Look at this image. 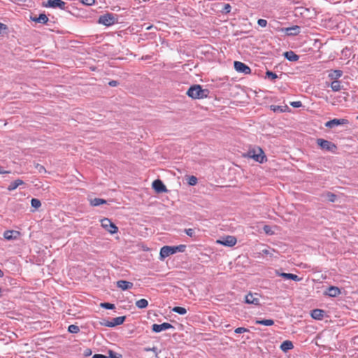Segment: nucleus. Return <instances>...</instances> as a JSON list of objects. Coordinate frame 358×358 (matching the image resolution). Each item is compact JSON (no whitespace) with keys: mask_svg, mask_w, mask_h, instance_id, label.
<instances>
[{"mask_svg":"<svg viewBox=\"0 0 358 358\" xmlns=\"http://www.w3.org/2000/svg\"><path fill=\"white\" fill-rule=\"evenodd\" d=\"M209 91L207 89H202L201 85H194L191 86L187 92V94L192 99H203L208 96Z\"/></svg>","mask_w":358,"mask_h":358,"instance_id":"1","label":"nucleus"},{"mask_svg":"<svg viewBox=\"0 0 358 358\" xmlns=\"http://www.w3.org/2000/svg\"><path fill=\"white\" fill-rule=\"evenodd\" d=\"M247 155L248 157L252 158L259 163H263L266 160V156L262 149L259 147H256L249 150Z\"/></svg>","mask_w":358,"mask_h":358,"instance_id":"2","label":"nucleus"},{"mask_svg":"<svg viewBox=\"0 0 358 358\" xmlns=\"http://www.w3.org/2000/svg\"><path fill=\"white\" fill-rule=\"evenodd\" d=\"M117 21V18L113 13H106L105 15H101L99 18V23L102 24L105 26L109 27Z\"/></svg>","mask_w":358,"mask_h":358,"instance_id":"3","label":"nucleus"},{"mask_svg":"<svg viewBox=\"0 0 358 358\" xmlns=\"http://www.w3.org/2000/svg\"><path fill=\"white\" fill-rule=\"evenodd\" d=\"M101 224V227L111 234H114L118 231L117 227L108 218L102 219Z\"/></svg>","mask_w":358,"mask_h":358,"instance_id":"4","label":"nucleus"},{"mask_svg":"<svg viewBox=\"0 0 358 358\" xmlns=\"http://www.w3.org/2000/svg\"><path fill=\"white\" fill-rule=\"evenodd\" d=\"M124 316H120L117 317L112 318L110 321H106L102 322L101 324L108 327H114L117 325L122 324L125 320Z\"/></svg>","mask_w":358,"mask_h":358,"instance_id":"5","label":"nucleus"},{"mask_svg":"<svg viewBox=\"0 0 358 358\" xmlns=\"http://www.w3.org/2000/svg\"><path fill=\"white\" fill-rule=\"evenodd\" d=\"M245 303L255 306L259 305V295L257 293H248L245 297Z\"/></svg>","mask_w":358,"mask_h":358,"instance_id":"6","label":"nucleus"},{"mask_svg":"<svg viewBox=\"0 0 358 358\" xmlns=\"http://www.w3.org/2000/svg\"><path fill=\"white\" fill-rule=\"evenodd\" d=\"M66 3L62 0H48L44 4V6L52 8H59L62 10H64L66 8Z\"/></svg>","mask_w":358,"mask_h":358,"instance_id":"7","label":"nucleus"},{"mask_svg":"<svg viewBox=\"0 0 358 358\" xmlns=\"http://www.w3.org/2000/svg\"><path fill=\"white\" fill-rule=\"evenodd\" d=\"M234 69L237 72L242 73L245 75L250 74L251 73L250 68L248 65L241 62H234Z\"/></svg>","mask_w":358,"mask_h":358,"instance_id":"8","label":"nucleus"},{"mask_svg":"<svg viewBox=\"0 0 358 358\" xmlns=\"http://www.w3.org/2000/svg\"><path fill=\"white\" fill-rule=\"evenodd\" d=\"M176 253V250L174 248V246H164L160 250V259H164L165 258L168 257L169 256L173 255Z\"/></svg>","mask_w":358,"mask_h":358,"instance_id":"9","label":"nucleus"},{"mask_svg":"<svg viewBox=\"0 0 358 358\" xmlns=\"http://www.w3.org/2000/svg\"><path fill=\"white\" fill-rule=\"evenodd\" d=\"M170 329H174V327L168 322H164L160 324H154L152 326V330L156 333H159L162 331H166V330Z\"/></svg>","mask_w":358,"mask_h":358,"instance_id":"10","label":"nucleus"},{"mask_svg":"<svg viewBox=\"0 0 358 358\" xmlns=\"http://www.w3.org/2000/svg\"><path fill=\"white\" fill-rule=\"evenodd\" d=\"M348 124V120L347 119L341 118V119H333L325 123V126L328 128H333L336 126L347 124Z\"/></svg>","mask_w":358,"mask_h":358,"instance_id":"11","label":"nucleus"},{"mask_svg":"<svg viewBox=\"0 0 358 358\" xmlns=\"http://www.w3.org/2000/svg\"><path fill=\"white\" fill-rule=\"evenodd\" d=\"M282 31L288 36H296L300 33L301 27L295 25L291 27L283 28L282 29Z\"/></svg>","mask_w":358,"mask_h":358,"instance_id":"12","label":"nucleus"},{"mask_svg":"<svg viewBox=\"0 0 358 358\" xmlns=\"http://www.w3.org/2000/svg\"><path fill=\"white\" fill-rule=\"evenodd\" d=\"M317 143L321 148L325 150H331L333 148H336L334 144L324 139L318 138Z\"/></svg>","mask_w":358,"mask_h":358,"instance_id":"13","label":"nucleus"},{"mask_svg":"<svg viewBox=\"0 0 358 358\" xmlns=\"http://www.w3.org/2000/svg\"><path fill=\"white\" fill-rule=\"evenodd\" d=\"M152 187L157 193L166 192L167 191L166 186L160 180H154Z\"/></svg>","mask_w":358,"mask_h":358,"instance_id":"14","label":"nucleus"},{"mask_svg":"<svg viewBox=\"0 0 358 358\" xmlns=\"http://www.w3.org/2000/svg\"><path fill=\"white\" fill-rule=\"evenodd\" d=\"M20 233L18 231L8 230L3 233V237L8 241L16 240L19 238Z\"/></svg>","mask_w":358,"mask_h":358,"instance_id":"15","label":"nucleus"},{"mask_svg":"<svg viewBox=\"0 0 358 358\" xmlns=\"http://www.w3.org/2000/svg\"><path fill=\"white\" fill-rule=\"evenodd\" d=\"M217 242L223 245L231 247L236 243V238L232 236H227L222 241H218Z\"/></svg>","mask_w":358,"mask_h":358,"instance_id":"16","label":"nucleus"},{"mask_svg":"<svg viewBox=\"0 0 358 358\" xmlns=\"http://www.w3.org/2000/svg\"><path fill=\"white\" fill-rule=\"evenodd\" d=\"M117 286L118 288L124 291V290L131 289L134 286V284L131 282L126 281V280H118L117 282Z\"/></svg>","mask_w":358,"mask_h":358,"instance_id":"17","label":"nucleus"},{"mask_svg":"<svg viewBox=\"0 0 358 358\" xmlns=\"http://www.w3.org/2000/svg\"><path fill=\"white\" fill-rule=\"evenodd\" d=\"M275 273L278 275L281 276L285 279L292 280L294 281H300L301 280V278L298 275L293 274V273H280L278 271H276Z\"/></svg>","mask_w":358,"mask_h":358,"instance_id":"18","label":"nucleus"},{"mask_svg":"<svg viewBox=\"0 0 358 358\" xmlns=\"http://www.w3.org/2000/svg\"><path fill=\"white\" fill-rule=\"evenodd\" d=\"M340 294L341 290L339 289V288L334 286L329 287L327 291L326 292V294L331 297H336L338 296Z\"/></svg>","mask_w":358,"mask_h":358,"instance_id":"19","label":"nucleus"},{"mask_svg":"<svg viewBox=\"0 0 358 358\" xmlns=\"http://www.w3.org/2000/svg\"><path fill=\"white\" fill-rule=\"evenodd\" d=\"M324 315V311L320 309H314L311 311V317L313 319L320 320L323 318Z\"/></svg>","mask_w":358,"mask_h":358,"instance_id":"20","label":"nucleus"},{"mask_svg":"<svg viewBox=\"0 0 358 358\" xmlns=\"http://www.w3.org/2000/svg\"><path fill=\"white\" fill-rule=\"evenodd\" d=\"M284 57L290 62H296L299 59V57L293 51H287L283 54Z\"/></svg>","mask_w":358,"mask_h":358,"instance_id":"21","label":"nucleus"},{"mask_svg":"<svg viewBox=\"0 0 358 358\" xmlns=\"http://www.w3.org/2000/svg\"><path fill=\"white\" fill-rule=\"evenodd\" d=\"M343 76V71L341 70H331L329 73V78L334 80H338Z\"/></svg>","mask_w":358,"mask_h":358,"instance_id":"22","label":"nucleus"},{"mask_svg":"<svg viewBox=\"0 0 358 358\" xmlns=\"http://www.w3.org/2000/svg\"><path fill=\"white\" fill-rule=\"evenodd\" d=\"M23 184H24L23 180H22L20 179H17L15 181L12 182L8 185L7 189L8 191L11 192V191L15 190L17 187H19L20 185H22Z\"/></svg>","mask_w":358,"mask_h":358,"instance_id":"23","label":"nucleus"},{"mask_svg":"<svg viewBox=\"0 0 358 358\" xmlns=\"http://www.w3.org/2000/svg\"><path fill=\"white\" fill-rule=\"evenodd\" d=\"M293 348V343L289 341H285L282 342L280 345V349L284 352H287V350H291Z\"/></svg>","mask_w":358,"mask_h":358,"instance_id":"24","label":"nucleus"},{"mask_svg":"<svg viewBox=\"0 0 358 358\" xmlns=\"http://www.w3.org/2000/svg\"><path fill=\"white\" fill-rule=\"evenodd\" d=\"M32 20L38 23L45 24L48 21V17L45 14L41 13L38 17L33 18Z\"/></svg>","mask_w":358,"mask_h":358,"instance_id":"25","label":"nucleus"},{"mask_svg":"<svg viewBox=\"0 0 358 358\" xmlns=\"http://www.w3.org/2000/svg\"><path fill=\"white\" fill-rule=\"evenodd\" d=\"M255 324L265 326H271L274 324V321L271 319L256 320Z\"/></svg>","mask_w":358,"mask_h":358,"instance_id":"26","label":"nucleus"},{"mask_svg":"<svg viewBox=\"0 0 358 358\" xmlns=\"http://www.w3.org/2000/svg\"><path fill=\"white\" fill-rule=\"evenodd\" d=\"M330 87L334 92H338L341 90V82L338 80H333Z\"/></svg>","mask_w":358,"mask_h":358,"instance_id":"27","label":"nucleus"},{"mask_svg":"<svg viewBox=\"0 0 358 358\" xmlns=\"http://www.w3.org/2000/svg\"><path fill=\"white\" fill-rule=\"evenodd\" d=\"M136 306L140 309L145 308L148 306V301L145 299L136 301Z\"/></svg>","mask_w":358,"mask_h":358,"instance_id":"28","label":"nucleus"},{"mask_svg":"<svg viewBox=\"0 0 358 358\" xmlns=\"http://www.w3.org/2000/svg\"><path fill=\"white\" fill-rule=\"evenodd\" d=\"M287 108V106H275V105H271V109L273 111V112H279V113H283L286 110V109Z\"/></svg>","mask_w":358,"mask_h":358,"instance_id":"29","label":"nucleus"},{"mask_svg":"<svg viewBox=\"0 0 358 358\" xmlns=\"http://www.w3.org/2000/svg\"><path fill=\"white\" fill-rule=\"evenodd\" d=\"M106 203V200H104L103 199H99V198H95V199H92L90 201V203L93 206H100L101 204H104Z\"/></svg>","mask_w":358,"mask_h":358,"instance_id":"30","label":"nucleus"},{"mask_svg":"<svg viewBox=\"0 0 358 358\" xmlns=\"http://www.w3.org/2000/svg\"><path fill=\"white\" fill-rule=\"evenodd\" d=\"M172 311L180 315H185L187 313V310L180 306H176L172 309Z\"/></svg>","mask_w":358,"mask_h":358,"instance_id":"31","label":"nucleus"},{"mask_svg":"<svg viewBox=\"0 0 358 358\" xmlns=\"http://www.w3.org/2000/svg\"><path fill=\"white\" fill-rule=\"evenodd\" d=\"M68 331L71 334H77L80 331V328L77 325L71 324L68 327Z\"/></svg>","mask_w":358,"mask_h":358,"instance_id":"32","label":"nucleus"},{"mask_svg":"<svg viewBox=\"0 0 358 358\" xmlns=\"http://www.w3.org/2000/svg\"><path fill=\"white\" fill-rule=\"evenodd\" d=\"M31 205L34 208L38 209V208L41 207V203L40 200L38 199H32L31 200Z\"/></svg>","mask_w":358,"mask_h":358,"instance_id":"33","label":"nucleus"},{"mask_svg":"<svg viewBox=\"0 0 358 358\" xmlns=\"http://www.w3.org/2000/svg\"><path fill=\"white\" fill-rule=\"evenodd\" d=\"M266 77L271 80H273L278 78V76L276 73L272 71H267L266 73Z\"/></svg>","mask_w":358,"mask_h":358,"instance_id":"34","label":"nucleus"},{"mask_svg":"<svg viewBox=\"0 0 358 358\" xmlns=\"http://www.w3.org/2000/svg\"><path fill=\"white\" fill-rule=\"evenodd\" d=\"M327 199L331 202H334L336 199V196L334 194L328 192L325 194Z\"/></svg>","mask_w":358,"mask_h":358,"instance_id":"35","label":"nucleus"},{"mask_svg":"<svg viewBox=\"0 0 358 358\" xmlns=\"http://www.w3.org/2000/svg\"><path fill=\"white\" fill-rule=\"evenodd\" d=\"M197 182H198L197 178L194 176H189L188 178V184L189 185H192V186L195 185H196Z\"/></svg>","mask_w":358,"mask_h":358,"instance_id":"36","label":"nucleus"},{"mask_svg":"<svg viewBox=\"0 0 358 358\" xmlns=\"http://www.w3.org/2000/svg\"><path fill=\"white\" fill-rule=\"evenodd\" d=\"M174 248H175V250H176V252H183L186 248V245H177V246H174Z\"/></svg>","mask_w":358,"mask_h":358,"instance_id":"37","label":"nucleus"},{"mask_svg":"<svg viewBox=\"0 0 358 358\" xmlns=\"http://www.w3.org/2000/svg\"><path fill=\"white\" fill-rule=\"evenodd\" d=\"M110 358H122V355L119 353L115 352L112 350L108 352Z\"/></svg>","mask_w":358,"mask_h":358,"instance_id":"38","label":"nucleus"},{"mask_svg":"<svg viewBox=\"0 0 358 358\" xmlns=\"http://www.w3.org/2000/svg\"><path fill=\"white\" fill-rule=\"evenodd\" d=\"M101 306L106 309H109V310L115 308L114 304H112L110 303H103L101 304Z\"/></svg>","mask_w":358,"mask_h":358,"instance_id":"39","label":"nucleus"},{"mask_svg":"<svg viewBox=\"0 0 358 358\" xmlns=\"http://www.w3.org/2000/svg\"><path fill=\"white\" fill-rule=\"evenodd\" d=\"M249 329L245 328V327H238L234 330V332L236 334H242L245 332H248Z\"/></svg>","mask_w":358,"mask_h":358,"instance_id":"40","label":"nucleus"},{"mask_svg":"<svg viewBox=\"0 0 358 358\" xmlns=\"http://www.w3.org/2000/svg\"><path fill=\"white\" fill-rule=\"evenodd\" d=\"M231 6L229 3H226L224 5L222 11L224 13H229L231 11Z\"/></svg>","mask_w":358,"mask_h":358,"instance_id":"41","label":"nucleus"},{"mask_svg":"<svg viewBox=\"0 0 358 358\" xmlns=\"http://www.w3.org/2000/svg\"><path fill=\"white\" fill-rule=\"evenodd\" d=\"M257 24L262 27H265L267 25V21L264 19H259L257 21Z\"/></svg>","mask_w":358,"mask_h":358,"instance_id":"42","label":"nucleus"},{"mask_svg":"<svg viewBox=\"0 0 358 358\" xmlns=\"http://www.w3.org/2000/svg\"><path fill=\"white\" fill-rule=\"evenodd\" d=\"M185 231V234L190 237H192L194 235V230L193 229H186Z\"/></svg>","mask_w":358,"mask_h":358,"instance_id":"43","label":"nucleus"},{"mask_svg":"<svg viewBox=\"0 0 358 358\" xmlns=\"http://www.w3.org/2000/svg\"><path fill=\"white\" fill-rule=\"evenodd\" d=\"M80 1L87 6H92L94 3L95 0H80Z\"/></svg>","mask_w":358,"mask_h":358,"instance_id":"44","label":"nucleus"},{"mask_svg":"<svg viewBox=\"0 0 358 358\" xmlns=\"http://www.w3.org/2000/svg\"><path fill=\"white\" fill-rule=\"evenodd\" d=\"M290 105L294 108H299L302 106V103L300 101H292L290 103Z\"/></svg>","mask_w":358,"mask_h":358,"instance_id":"45","label":"nucleus"},{"mask_svg":"<svg viewBox=\"0 0 358 358\" xmlns=\"http://www.w3.org/2000/svg\"><path fill=\"white\" fill-rule=\"evenodd\" d=\"M6 29H7V26L3 23L0 22V33H2L3 31H6Z\"/></svg>","mask_w":358,"mask_h":358,"instance_id":"46","label":"nucleus"},{"mask_svg":"<svg viewBox=\"0 0 358 358\" xmlns=\"http://www.w3.org/2000/svg\"><path fill=\"white\" fill-rule=\"evenodd\" d=\"M36 168L38 170V171H39L40 173L45 172V169L44 166H41V165H40V164H37V165L36 166Z\"/></svg>","mask_w":358,"mask_h":358,"instance_id":"47","label":"nucleus"},{"mask_svg":"<svg viewBox=\"0 0 358 358\" xmlns=\"http://www.w3.org/2000/svg\"><path fill=\"white\" fill-rule=\"evenodd\" d=\"M264 231L266 233V234H271V228L268 225H265L264 227Z\"/></svg>","mask_w":358,"mask_h":358,"instance_id":"48","label":"nucleus"},{"mask_svg":"<svg viewBox=\"0 0 358 358\" xmlns=\"http://www.w3.org/2000/svg\"><path fill=\"white\" fill-rule=\"evenodd\" d=\"M108 84L110 86L115 87L117 85V82L116 80H111Z\"/></svg>","mask_w":358,"mask_h":358,"instance_id":"49","label":"nucleus"},{"mask_svg":"<svg viewBox=\"0 0 358 358\" xmlns=\"http://www.w3.org/2000/svg\"><path fill=\"white\" fill-rule=\"evenodd\" d=\"M92 358H106V357L103 355L96 354L92 357Z\"/></svg>","mask_w":358,"mask_h":358,"instance_id":"50","label":"nucleus"},{"mask_svg":"<svg viewBox=\"0 0 358 358\" xmlns=\"http://www.w3.org/2000/svg\"><path fill=\"white\" fill-rule=\"evenodd\" d=\"M9 171H4L1 166H0V174L8 173Z\"/></svg>","mask_w":358,"mask_h":358,"instance_id":"51","label":"nucleus"},{"mask_svg":"<svg viewBox=\"0 0 358 358\" xmlns=\"http://www.w3.org/2000/svg\"><path fill=\"white\" fill-rule=\"evenodd\" d=\"M146 350H152V351H155V350H156V348H152V349L149 348V349H146Z\"/></svg>","mask_w":358,"mask_h":358,"instance_id":"52","label":"nucleus"},{"mask_svg":"<svg viewBox=\"0 0 358 358\" xmlns=\"http://www.w3.org/2000/svg\"><path fill=\"white\" fill-rule=\"evenodd\" d=\"M263 252L266 255L268 254V251L267 250H264Z\"/></svg>","mask_w":358,"mask_h":358,"instance_id":"53","label":"nucleus"},{"mask_svg":"<svg viewBox=\"0 0 358 358\" xmlns=\"http://www.w3.org/2000/svg\"><path fill=\"white\" fill-rule=\"evenodd\" d=\"M3 275V271L0 269V277H2Z\"/></svg>","mask_w":358,"mask_h":358,"instance_id":"54","label":"nucleus"},{"mask_svg":"<svg viewBox=\"0 0 358 358\" xmlns=\"http://www.w3.org/2000/svg\"><path fill=\"white\" fill-rule=\"evenodd\" d=\"M357 119H358V116H357Z\"/></svg>","mask_w":358,"mask_h":358,"instance_id":"55","label":"nucleus"}]
</instances>
